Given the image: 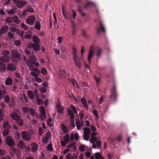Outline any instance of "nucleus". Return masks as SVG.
<instances>
[{"instance_id": "obj_1", "label": "nucleus", "mask_w": 159, "mask_h": 159, "mask_svg": "<svg viewBox=\"0 0 159 159\" xmlns=\"http://www.w3.org/2000/svg\"><path fill=\"white\" fill-rule=\"evenodd\" d=\"M36 61L37 59L34 55L31 54L28 56L27 64L30 69H33V66L34 65H35V67H36L39 66V64L38 63L36 62Z\"/></svg>"}, {"instance_id": "obj_2", "label": "nucleus", "mask_w": 159, "mask_h": 159, "mask_svg": "<svg viewBox=\"0 0 159 159\" xmlns=\"http://www.w3.org/2000/svg\"><path fill=\"white\" fill-rule=\"evenodd\" d=\"M71 109L68 108L67 110V113L70 116L71 119H74V113H77V111L73 105H72L70 107Z\"/></svg>"}, {"instance_id": "obj_3", "label": "nucleus", "mask_w": 159, "mask_h": 159, "mask_svg": "<svg viewBox=\"0 0 159 159\" xmlns=\"http://www.w3.org/2000/svg\"><path fill=\"white\" fill-rule=\"evenodd\" d=\"M12 1L19 8H22L23 6L26 5L27 3V1L25 0H12Z\"/></svg>"}, {"instance_id": "obj_4", "label": "nucleus", "mask_w": 159, "mask_h": 159, "mask_svg": "<svg viewBox=\"0 0 159 159\" xmlns=\"http://www.w3.org/2000/svg\"><path fill=\"white\" fill-rule=\"evenodd\" d=\"M21 134L22 139L25 141H29L31 139V135L27 132L23 131L21 132Z\"/></svg>"}, {"instance_id": "obj_5", "label": "nucleus", "mask_w": 159, "mask_h": 159, "mask_svg": "<svg viewBox=\"0 0 159 159\" xmlns=\"http://www.w3.org/2000/svg\"><path fill=\"white\" fill-rule=\"evenodd\" d=\"M98 26L96 29L97 34H99L101 31H102L104 33H105L106 32L105 28L103 24L102 21L101 20L98 22Z\"/></svg>"}, {"instance_id": "obj_6", "label": "nucleus", "mask_w": 159, "mask_h": 159, "mask_svg": "<svg viewBox=\"0 0 159 159\" xmlns=\"http://www.w3.org/2000/svg\"><path fill=\"white\" fill-rule=\"evenodd\" d=\"M117 94L116 91V88L115 85H114L111 89V94L110 98L115 100L117 98Z\"/></svg>"}, {"instance_id": "obj_7", "label": "nucleus", "mask_w": 159, "mask_h": 159, "mask_svg": "<svg viewBox=\"0 0 159 159\" xmlns=\"http://www.w3.org/2000/svg\"><path fill=\"white\" fill-rule=\"evenodd\" d=\"M36 20L35 17L34 15L29 16L26 19V22L29 25H32Z\"/></svg>"}, {"instance_id": "obj_8", "label": "nucleus", "mask_w": 159, "mask_h": 159, "mask_svg": "<svg viewBox=\"0 0 159 159\" xmlns=\"http://www.w3.org/2000/svg\"><path fill=\"white\" fill-rule=\"evenodd\" d=\"M20 112L19 110H16L13 112L11 115V118L14 120H16L20 118Z\"/></svg>"}, {"instance_id": "obj_9", "label": "nucleus", "mask_w": 159, "mask_h": 159, "mask_svg": "<svg viewBox=\"0 0 159 159\" xmlns=\"http://www.w3.org/2000/svg\"><path fill=\"white\" fill-rule=\"evenodd\" d=\"M93 46H91L89 51L87 59L89 63L91 62V59L94 55V51L93 50Z\"/></svg>"}, {"instance_id": "obj_10", "label": "nucleus", "mask_w": 159, "mask_h": 159, "mask_svg": "<svg viewBox=\"0 0 159 159\" xmlns=\"http://www.w3.org/2000/svg\"><path fill=\"white\" fill-rule=\"evenodd\" d=\"M33 69H30V70H33V71H31V74L33 76L36 77L39 76L38 75L40 73L39 70L37 68L38 67H35V65L33 66Z\"/></svg>"}, {"instance_id": "obj_11", "label": "nucleus", "mask_w": 159, "mask_h": 159, "mask_svg": "<svg viewBox=\"0 0 159 159\" xmlns=\"http://www.w3.org/2000/svg\"><path fill=\"white\" fill-rule=\"evenodd\" d=\"M6 142L8 146L13 147L14 146V141L11 137H7L6 139Z\"/></svg>"}, {"instance_id": "obj_12", "label": "nucleus", "mask_w": 159, "mask_h": 159, "mask_svg": "<svg viewBox=\"0 0 159 159\" xmlns=\"http://www.w3.org/2000/svg\"><path fill=\"white\" fill-rule=\"evenodd\" d=\"M1 88L0 89V99H2L3 98L4 95L6 93V90L3 84H1Z\"/></svg>"}, {"instance_id": "obj_13", "label": "nucleus", "mask_w": 159, "mask_h": 159, "mask_svg": "<svg viewBox=\"0 0 159 159\" xmlns=\"http://www.w3.org/2000/svg\"><path fill=\"white\" fill-rule=\"evenodd\" d=\"M40 117L41 120H43L45 118L46 112L44 107L41 106L40 107Z\"/></svg>"}, {"instance_id": "obj_14", "label": "nucleus", "mask_w": 159, "mask_h": 159, "mask_svg": "<svg viewBox=\"0 0 159 159\" xmlns=\"http://www.w3.org/2000/svg\"><path fill=\"white\" fill-rule=\"evenodd\" d=\"M11 54L12 57L19 59L20 57V55L18 53L17 51L15 50H13L11 52Z\"/></svg>"}, {"instance_id": "obj_15", "label": "nucleus", "mask_w": 159, "mask_h": 159, "mask_svg": "<svg viewBox=\"0 0 159 159\" xmlns=\"http://www.w3.org/2000/svg\"><path fill=\"white\" fill-rule=\"evenodd\" d=\"M7 68L8 70L13 71L16 70V66L13 63H10L7 65Z\"/></svg>"}, {"instance_id": "obj_16", "label": "nucleus", "mask_w": 159, "mask_h": 159, "mask_svg": "<svg viewBox=\"0 0 159 159\" xmlns=\"http://www.w3.org/2000/svg\"><path fill=\"white\" fill-rule=\"evenodd\" d=\"M98 138L96 137H92L90 139V142L93 144L92 147L93 148H96L97 147L95 143V142L97 140Z\"/></svg>"}, {"instance_id": "obj_17", "label": "nucleus", "mask_w": 159, "mask_h": 159, "mask_svg": "<svg viewBox=\"0 0 159 159\" xmlns=\"http://www.w3.org/2000/svg\"><path fill=\"white\" fill-rule=\"evenodd\" d=\"M32 147L31 151L32 152H35L38 149V145L35 143H33L31 145Z\"/></svg>"}, {"instance_id": "obj_18", "label": "nucleus", "mask_w": 159, "mask_h": 159, "mask_svg": "<svg viewBox=\"0 0 159 159\" xmlns=\"http://www.w3.org/2000/svg\"><path fill=\"white\" fill-rule=\"evenodd\" d=\"M76 66L78 68H80L81 66V62L80 58H78L74 60Z\"/></svg>"}, {"instance_id": "obj_19", "label": "nucleus", "mask_w": 159, "mask_h": 159, "mask_svg": "<svg viewBox=\"0 0 159 159\" xmlns=\"http://www.w3.org/2000/svg\"><path fill=\"white\" fill-rule=\"evenodd\" d=\"M10 60V59L8 56H3L2 57H0V61L2 62H8Z\"/></svg>"}, {"instance_id": "obj_20", "label": "nucleus", "mask_w": 159, "mask_h": 159, "mask_svg": "<svg viewBox=\"0 0 159 159\" xmlns=\"http://www.w3.org/2000/svg\"><path fill=\"white\" fill-rule=\"evenodd\" d=\"M40 46L38 44L33 43L32 44V48L33 49L36 51H39L40 49Z\"/></svg>"}, {"instance_id": "obj_21", "label": "nucleus", "mask_w": 159, "mask_h": 159, "mask_svg": "<svg viewBox=\"0 0 159 159\" xmlns=\"http://www.w3.org/2000/svg\"><path fill=\"white\" fill-rule=\"evenodd\" d=\"M81 102L84 107L86 108L88 110H89V107L86 100L84 98H82L81 99Z\"/></svg>"}, {"instance_id": "obj_22", "label": "nucleus", "mask_w": 159, "mask_h": 159, "mask_svg": "<svg viewBox=\"0 0 159 159\" xmlns=\"http://www.w3.org/2000/svg\"><path fill=\"white\" fill-rule=\"evenodd\" d=\"M6 70V66L2 62L0 61V70L4 72Z\"/></svg>"}, {"instance_id": "obj_23", "label": "nucleus", "mask_w": 159, "mask_h": 159, "mask_svg": "<svg viewBox=\"0 0 159 159\" xmlns=\"http://www.w3.org/2000/svg\"><path fill=\"white\" fill-rule=\"evenodd\" d=\"M94 6V4L93 3L90 2H88L85 3L84 7V8H86L88 7H92Z\"/></svg>"}, {"instance_id": "obj_24", "label": "nucleus", "mask_w": 159, "mask_h": 159, "mask_svg": "<svg viewBox=\"0 0 159 159\" xmlns=\"http://www.w3.org/2000/svg\"><path fill=\"white\" fill-rule=\"evenodd\" d=\"M58 109V112L59 113H63L64 107H62L60 104H58L57 105Z\"/></svg>"}, {"instance_id": "obj_25", "label": "nucleus", "mask_w": 159, "mask_h": 159, "mask_svg": "<svg viewBox=\"0 0 159 159\" xmlns=\"http://www.w3.org/2000/svg\"><path fill=\"white\" fill-rule=\"evenodd\" d=\"M12 80L10 77L7 78L5 80V84L7 85H10L12 84Z\"/></svg>"}, {"instance_id": "obj_26", "label": "nucleus", "mask_w": 159, "mask_h": 159, "mask_svg": "<svg viewBox=\"0 0 159 159\" xmlns=\"http://www.w3.org/2000/svg\"><path fill=\"white\" fill-rule=\"evenodd\" d=\"M27 95L31 99H33L34 98V93L31 91L29 90L27 92Z\"/></svg>"}, {"instance_id": "obj_27", "label": "nucleus", "mask_w": 159, "mask_h": 159, "mask_svg": "<svg viewBox=\"0 0 159 159\" xmlns=\"http://www.w3.org/2000/svg\"><path fill=\"white\" fill-rule=\"evenodd\" d=\"M41 24L39 21H37L36 22L34 28L37 30H39L41 29Z\"/></svg>"}, {"instance_id": "obj_28", "label": "nucleus", "mask_w": 159, "mask_h": 159, "mask_svg": "<svg viewBox=\"0 0 159 159\" xmlns=\"http://www.w3.org/2000/svg\"><path fill=\"white\" fill-rule=\"evenodd\" d=\"M13 17V21L17 24H19L20 21L19 20L18 18L16 16H14Z\"/></svg>"}, {"instance_id": "obj_29", "label": "nucleus", "mask_w": 159, "mask_h": 159, "mask_svg": "<svg viewBox=\"0 0 159 159\" xmlns=\"http://www.w3.org/2000/svg\"><path fill=\"white\" fill-rule=\"evenodd\" d=\"M96 159H104V157L98 152L94 154Z\"/></svg>"}, {"instance_id": "obj_30", "label": "nucleus", "mask_w": 159, "mask_h": 159, "mask_svg": "<svg viewBox=\"0 0 159 159\" xmlns=\"http://www.w3.org/2000/svg\"><path fill=\"white\" fill-rule=\"evenodd\" d=\"M18 147L21 149L23 148L25 146V144L24 142L22 140H20L17 144Z\"/></svg>"}, {"instance_id": "obj_31", "label": "nucleus", "mask_w": 159, "mask_h": 159, "mask_svg": "<svg viewBox=\"0 0 159 159\" xmlns=\"http://www.w3.org/2000/svg\"><path fill=\"white\" fill-rule=\"evenodd\" d=\"M33 41L36 44H38L39 43L40 40L38 37L35 35H34L32 38Z\"/></svg>"}, {"instance_id": "obj_32", "label": "nucleus", "mask_w": 159, "mask_h": 159, "mask_svg": "<svg viewBox=\"0 0 159 159\" xmlns=\"http://www.w3.org/2000/svg\"><path fill=\"white\" fill-rule=\"evenodd\" d=\"M16 123L20 126H22L23 125V120L22 119L19 118L16 120Z\"/></svg>"}, {"instance_id": "obj_33", "label": "nucleus", "mask_w": 159, "mask_h": 159, "mask_svg": "<svg viewBox=\"0 0 159 159\" xmlns=\"http://www.w3.org/2000/svg\"><path fill=\"white\" fill-rule=\"evenodd\" d=\"M61 10L62 11V13L63 14V15L64 17V18L67 20H69L70 19V18L69 17H68L67 16V14L66 13H65L64 11V7L63 5H62L61 7Z\"/></svg>"}, {"instance_id": "obj_34", "label": "nucleus", "mask_w": 159, "mask_h": 159, "mask_svg": "<svg viewBox=\"0 0 159 159\" xmlns=\"http://www.w3.org/2000/svg\"><path fill=\"white\" fill-rule=\"evenodd\" d=\"M13 17H7L5 19V21L8 24H10L12 23L13 21Z\"/></svg>"}, {"instance_id": "obj_35", "label": "nucleus", "mask_w": 159, "mask_h": 159, "mask_svg": "<svg viewBox=\"0 0 159 159\" xmlns=\"http://www.w3.org/2000/svg\"><path fill=\"white\" fill-rule=\"evenodd\" d=\"M61 127L62 129V130L64 131V132L65 133H66L68 131V127L66 126L64 124H62L61 125Z\"/></svg>"}, {"instance_id": "obj_36", "label": "nucleus", "mask_w": 159, "mask_h": 159, "mask_svg": "<svg viewBox=\"0 0 159 159\" xmlns=\"http://www.w3.org/2000/svg\"><path fill=\"white\" fill-rule=\"evenodd\" d=\"M102 50L101 48H98L97 49L96 55L98 57H101L102 54Z\"/></svg>"}, {"instance_id": "obj_37", "label": "nucleus", "mask_w": 159, "mask_h": 159, "mask_svg": "<svg viewBox=\"0 0 159 159\" xmlns=\"http://www.w3.org/2000/svg\"><path fill=\"white\" fill-rule=\"evenodd\" d=\"M16 33L18 36L21 37L22 39H23V35L24 34L23 31L21 32L19 30L17 29Z\"/></svg>"}, {"instance_id": "obj_38", "label": "nucleus", "mask_w": 159, "mask_h": 159, "mask_svg": "<svg viewBox=\"0 0 159 159\" xmlns=\"http://www.w3.org/2000/svg\"><path fill=\"white\" fill-rule=\"evenodd\" d=\"M90 131V130L89 128H85L84 129V134L89 135Z\"/></svg>"}, {"instance_id": "obj_39", "label": "nucleus", "mask_w": 159, "mask_h": 159, "mask_svg": "<svg viewBox=\"0 0 159 159\" xmlns=\"http://www.w3.org/2000/svg\"><path fill=\"white\" fill-rule=\"evenodd\" d=\"M3 127L6 129H9L10 128V125L9 124L8 122L5 121L3 124Z\"/></svg>"}, {"instance_id": "obj_40", "label": "nucleus", "mask_w": 159, "mask_h": 159, "mask_svg": "<svg viewBox=\"0 0 159 159\" xmlns=\"http://www.w3.org/2000/svg\"><path fill=\"white\" fill-rule=\"evenodd\" d=\"M1 30L3 33H5L9 30V28L7 25H4L2 27Z\"/></svg>"}, {"instance_id": "obj_41", "label": "nucleus", "mask_w": 159, "mask_h": 159, "mask_svg": "<svg viewBox=\"0 0 159 159\" xmlns=\"http://www.w3.org/2000/svg\"><path fill=\"white\" fill-rule=\"evenodd\" d=\"M78 11L79 13L82 16H84L85 15V14L84 13H83L82 10L80 6H78Z\"/></svg>"}, {"instance_id": "obj_42", "label": "nucleus", "mask_w": 159, "mask_h": 159, "mask_svg": "<svg viewBox=\"0 0 159 159\" xmlns=\"http://www.w3.org/2000/svg\"><path fill=\"white\" fill-rule=\"evenodd\" d=\"M70 138L69 134H67L65 135L63 138V140L64 141L68 143L69 142Z\"/></svg>"}, {"instance_id": "obj_43", "label": "nucleus", "mask_w": 159, "mask_h": 159, "mask_svg": "<svg viewBox=\"0 0 159 159\" xmlns=\"http://www.w3.org/2000/svg\"><path fill=\"white\" fill-rule=\"evenodd\" d=\"M23 111L25 113H27L29 112L30 109L27 107H24L22 108Z\"/></svg>"}, {"instance_id": "obj_44", "label": "nucleus", "mask_w": 159, "mask_h": 159, "mask_svg": "<svg viewBox=\"0 0 159 159\" xmlns=\"http://www.w3.org/2000/svg\"><path fill=\"white\" fill-rule=\"evenodd\" d=\"M75 124L78 130H80L81 129V126L80 124V121L77 120L75 122Z\"/></svg>"}, {"instance_id": "obj_45", "label": "nucleus", "mask_w": 159, "mask_h": 159, "mask_svg": "<svg viewBox=\"0 0 159 159\" xmlns=\"http://www.w3.org/2000/svg\"><path fill=\"white\" fill-rule=\"evenodd\" d=\"M15 138L17 139H19L20 136V134L18 131H16L14 133Z\"/></svg>"}, {"instance_id": "obj_46", "label": "nucleus", "mask_w": 159, "mask_h": 159, "mask_svg": "<svg viewBox=\"0 0 159 159\" xmlns=\"http://www.w3.org/2000/svg\"><path fill=\"white\" fill-rule=\"evenodd\" d=\"M9 131L8 129H5L3 132V135L4 136H6L8 135Z\"/></svg>"}, {"instance_id": "obj_47", "label": "nucleus", "mask_w": 159, "mask_h": 159, "mask_svg": "<svg viewBox=\"0 0 159 159\" xmlns=\"http://www.w3.org/2000/svg\"><path fill=\"white\" fill-rule=\"evenodd\" d=\"M4 99L5 101L7 103L10 102V98L8 95H6L4 96Z\"/></svg>"}, {"instance_id": "obj_48", "label": "nucleus", "mask_w": 159, "mask_h": 159, "mask_svg": "<svg viewBox=\"0 0 159 159\" xmlns=\"http://www.w3.org/2000/svg\"><path fill=\"white\" fill-rule=\"evenodd\" d=\"M9 54V52L8 50H4L2 52V54L3 56H8Z\"/></svg>"}, {"instance_id": "obj_49", "label": "nucleus", "mask_w": 159, "mask_h": 159, "mask_svg": "<svg viewBox=\"0 0 159 159\" xmlns=\"http://www.w3.org/2000/svg\"><path fill=\"white\" fill-rule=\"evenodd\" d=\"M16 10L15 9H11L9 10L7 13L9 15H13L15 14Z\"/></svg>"}, {"instance_id": "obj_50", "label": "nucleus", "mask_w": 159, "mask_h": 159, "mask_svg": "<svg viewBox=\"0 0 159 159\" xmlns=\"http://www.w3.org/2000/svg\"><path fill=\"white\" fill-rule=\"evenodd\" d=\"M21 27L24 30H27L28 29L27 26L24 23H21Z\"/></svg>"}, {"instance_id": "obj_51", "label": "nucleus", "mask_w": 159, "mask_h": 159, "mask_svg": "<svg viewBox=\"0 0 159 159\" xmlns=\"http://www.w3.org/2000/svg\"><path fill=\"white\" fill-rule=\"evenodd\" d=\"M7 36L10 39H13L14 38V34L10 32L8 33Z\"/></svg>"}, {"instance_id": "obj_52", "label": "nucleus", "mask_w": 159, "mask_h": 159, "mask_svg": "<svg viewBox=\"0 0 159 159\" xmlns=\"http://www.w3.org/2000/svg\"><path fill=\"white\" fill-rule=\"evenodd\" d=\"M52 119L51 118H49L47 121V125L49 127H51L52 126V125L51 124Z\"/></svg>"}, {"instance_id": "obj_53", "label": "nucleus", "mask_w": 159, "mask_h": 159, "mask_svg": "<svg viewBox=\"0 0 159 159\" xmlns=\"http://www.w3.org/2000/svg\"><path fill=\"white\" fill-rule=\"evenodd\" d=\"M47 149L48 150L51 151L53 150V147L51 143H50L48 144L47 147Z\"/></svg>"}, {"instance_id": "obj_54", "label": "nucleus", "mask_w": 159, "mask_h": 159, "mask_svg": "<svg viewBox=\"0 0 159 159\" xmlns=\"http://www.w3.org/2000/svg\"><path fill=\"white\" fill-rule=\"evenodd\" d=\"M41 72L42 74L44 75H45L47 74V71L45 68H43L42 69Z\"/></svg>"}, {"instance_id": "obj_55", "label": "nucleus", "mask_w": 159, "mask_h": 159, "mask_svg": "<svg viewBox=\"0 0 159 159\" xmlns=\"http://www.w3.org/2000/svg\"><path fill=\"white\" fill-rule=\"evenodd\" d=\"M83 138L85 140H88L89 138V135L84 134Z\"/></svg>"}, {"instance_id": "obj_56", "label": "nucleus", "mask_w": 159, "mask_h": 159, "mask_svg": "<svg viewBox=\"0 0 159 159\" xmlns=\"http://www.w3.org/2000/svg\"><path fill=\"white\" fill-rule=\"evenodd\" d=\"M39 91L43 93H45L46 92V89L44 88H40L39 89Z\"/></svg>"}, {"instance_id": "obj_57", "label": "nucleus", "mask_w": 159, "mask_h": 159, "mask_svg": "<svg viewBox=\"0 0 159 159\" xmlns=\"http://www.w3.org/2000/svg\"><path fill=\"white\" fill-rule=\"evenodd\" d=\"M29 112L32 116H34L35 114V111L32 108H30Z\"/></svg>"}, {"instance_id": "obj_58", "label": "nucleus", "mask_w": 159, "mask_h": 159, "mask_svg": "<svg viewBox=\"0 0 159 159\" xmlns=\"http://www.w3.org/2000/svg\"><path fill=\"white\" fill-rule=\"evenodd\" d=\"M17 30L14 27H10V31L12 33L16 32Z\"/></svg>"}, {"instance_id": "obj_59", "label": "nucleus", "mask_w": 159, "mask_h": 159, "mask_svg": "<svg viewBox=\"0 0 159 159\" xmlns=\"http://www.w3.org/2000/svg\"><path fill=\"white\" fill-rule=\"evenodd\" d=\"M93 114L96 116V118L97 119V120H98V111H97L96 110H93Z\"/></svg>"}, {"instance_id": "obj_60", "label": "nucleus", "mask_w": 159, "mask_h": 159, "mask_svg": "<svg viewBox=\"0 0 159 159\" xmlns=\"http://www.w3.org/2000/svg\"><path fill=\"white\" fill-rule=\"evenodd\" d=\"M122 139V135L121 134H119L116 138L118 142H120L121 141Z\"/></svg>"}, {"instance_id": "obj_61", "label": "nucleus", "mask_w": 159, "mask_h": 159, "mask_svg": "<svg viewBox=\"0 0 159 159\" xmlns=\"http://www.w3.org/2000/svg\"><path fill=\"white\" fill-rule=\"evenodd\" d=\"M63 40V38L62 37H61L59 36L57 38V40L58 43L59 44H60Z\"/></svg>"}, {"instance_id": "obj_62", "label": "nucleus", "mask_w": 159, "mask_h": 159, "mask_svg": "<svg viewBox=\"0 0 159 159\" xmlns=\"http://www.w3.org/2000/svg\"><path fill=\"white\" fill-rule=\"evenodd\" d=\"M26 10L28 12H30L31 13H33L34 12L33 9L32 8L29 7Z\"/></svg>"}, {"instance_id": "obj_63", "label": "nucleus", "mask_w": 159, "mask_h": 159, "mask_svg": "<svg viewBox=\"0 0 159 159\" xmlns=\"http://www.w3.org/2000/svg\"><path fill=\"white\" fill-rule=\"evenodd\" d=\"M66 158L67 159H74V157H72L71 155L69 154L67 155Z\"/></svg>"}, {"instance_id": "obj_64", "label": "nucleus", "mask_w": 159, "mask_h": 159, "mask_svg": "<svg viewBox=\"0 0 159 159\" xmlns=\"http://www.w3.org/2000/svg\"><path fill=\"white\" fill-rule=\"evenodd\" d=\"M1 159H11L10 157L8 155H6L2 157Z\"/></svg>"}]
</instances>
